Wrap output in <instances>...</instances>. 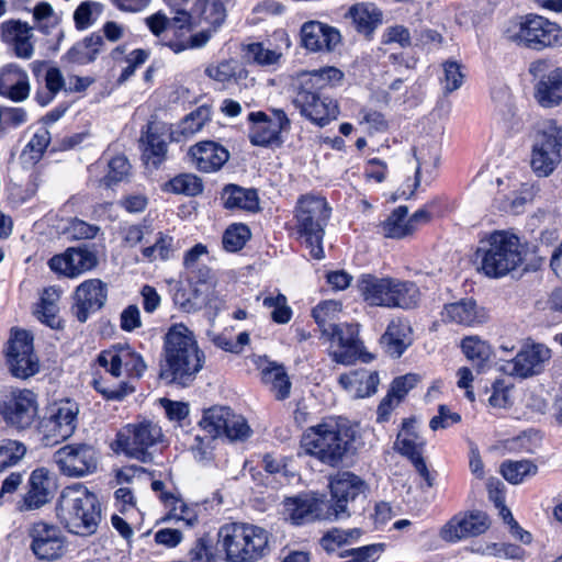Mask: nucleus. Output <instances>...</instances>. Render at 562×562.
<instances>
[{
    "instance_id": "56",
    "label": "nucleus",
    "mask_w": 562,
    "mask_h": 562,
    "mask_svg": "<svg viewBox=\"0 0 562 562\" xmlns=\"http://www.w3.org/2000/svg\"><path fill=\"white\" fill-rule=\"evenodd\" d=\"M142 142L145 144L144 155L147 159H151L154 165L159 164L167 153V144L164 138L157 133L151 132V127L148 126L146 134L142 137Z\"/></svg>"
},
{
    "instance_id": "38",
    "label": "nucleus",
    "mask_w": 562,
    "mask_h": 562,
    "mask_svg": "<svg viewBox=\"0 0 562 562\" xmlns=\"http://www.w3.org/2000/svg\"><path fill=\"white\" fill-rule=\"evenodd\" d=\"M60 293L61 291L57 286L45 288L35 308V315L38 321L53 329L60 327L58 318Z\"/></svg>"
},
{
    "instance_id": "51",
    "label": "nucleus",
    "mask_w": 562,
    "mask_h": 562,
    "mask_svg": "<svg viewBox=\"0 0 562 562\" xmlns=\"http://www.w3.org/2000/svg\"><path fill=\"white\" fill-rule=\"evenodd\" d=\"M538 468L529 460L506 461L501 467V473L512 484H519L526 477L536 475Z\"/></svg>"
},
{
    "instance_id": "30",
    "label": "nucleus",
    "mask_w": 562,
    "mask_h": 562,
    "mask_svg": "<svg viewBox=\"0 0 562 562\" xmlns=\"http://www.w3.org/2000/svg\"><path fill=\"white\" fill-rule=\"evenodd\" d=\"M393 278H379L373 274H363L358 280L360 295L371 306L392 308Z\"/></svg>"
},
{
    "instance_id": "17",
    "label": "nucleus",
    "mask_w": 562,
    "mask_h": 562,
    "mask_svg": "<svg viewBox=\"0 0 562 562\" xmlns=\"http://www.w3.org/2000/svg\"><path fill=\"white\" fill-rule=\"evenodd\" d=\"M488 528L490 520L485 513L481 510L459 513L440 528L439 537L446 542H457L482 535Z\"/></svg>"
},
{
    "instance_id": "9",
    "label": "nucleus",
    "mask_w": 562,
    "mask_h": 562,
    "mask_svg": "<svg viewBox=\"0 0 562 562\" xmlns=\"http://www.w3.org/2000/svg\"><path fill=\"white\" fill-rule=\"evenodd\" d=\"M161 427L150 420L142 419L122 427L112 443L115 452H122L142 462L151 460L149 449L162 440Z\"/></svg>"
},
{
    "instance_id": "59",
    "label": "nucleus",
    "mask_w": 562,
    "mask_h": 562,
    "mask_svg": "<svg viewBox=\"0 0 562 562\" xmlns=\"http://www.w3.org/2000/svg\"><path fill=\"white\" fill-rule=\"evenodd\" d=\"M33 20L41 32L48 34L58 23L59 18L48 2L42 1L33 9Z\"/></svg>"
},
{
    "instance_id": "63",
    "label": "nucleus",
    "mask_w": 562,
    "mask_h": 562,
    "mask_svg": "<svg viewBox=\"0 0 562 562\" xmlns=\"http://www.w3.org/2000/svg\"><path fill=\"white\" fill-rule=\"evenodd\" d=\"M175 250L173 238L161 235L153 246L143 249V255L149 261L168 259Z\"/></svg>"
},
{
    "instance_id": "16",
    "label": "nucleus",
    "mask_w": 562,
    "mask_h": 562,
    "mask_svg": "<svg viewBox=\"0 0 562 562\" xmlns=\"http://www.w3.org/2000/svg\"><path fill=\"white\" fill-rule=\"evenodd\" d=\"M98 363L114 378H120L124 371L131 376L139 378L147 368L140 355L125 345H116L102 351Z\"/></svg>"
},
{
    "instance_id": "53",
    "label": "nucleus",
    "mask_w": 562,
    "mask_h": 562,
    "mask_svg": "<svg viewBox=\"0 0 562 562\" xmlns=\"http://www.w3.org/2000/svg\"><path fill=\"white\" fill-rule=\"evenodd\" d=\"M165 189L176 194L198 195L203 186L199 177L192 173H183L175 177L165 184Z\"/></svg>"
},
{
    "instance_id": "34",
    "label": "nucleus",
    "mask_w": 562,
    "mask_h": 562,
    "mask_svg": "<svg viewBox=\"0 0 562 562\" xmlns=\"http://www.w3.org/2000/svg\"><path fill=\"white\" fill-rule=\"evenodd\" d=\"M52 482L49 472L44 469H36L30 477V490L24 497V508L37 509L52 498Z\"/></svg>"
},
{
    "instance_id": "5",
    "label": "nucleus",
    "mask_w": 562,
    "mask_h": 562,
    "mask_svg": "<svg viewBox=\"0 0 562 562\" xmlns=\"http://www.w3.org/2000/svg\"><path fill=\"white\" fill-rule=\"evenodd\" d=\"M509 42L533 50L562 47V27L539 14H526L512 19L504 29Z\"/></svg>"
},
{
    "instance_id": "37",
    "label": "nucleus",
    "mask_w": 562,
    "mask_h": 562,
    "mask_svg": "<svg viewBox=\"0 0 562 562\" xmlns=\"http://www.w3.org/2000/svg\"><path fill=\"white\" fill-rule=\"evenodd\" d=\"M317 498L308 495L288 498L284 502L285 515L294 525H302L317 517L321 510Z\"/></svg>"
},
{
    "instance_id": "27",
    "label": "nucleus",
    "mask_w": 562,
    "mask_h": 562,
    "mask_svg": "<svg viewBox=\"0 0 562 562\" xmlns=\"http://www.w3.org/2000/svg\"><path fill=\"white\" fill-rule=\"evenodd\" d=\"M31 86L27 72L14 64L0 69V95L22 102L30 95Z\"/></svg>"
},
{
    "instance_id": "50",
    "label": "nucleus",
    "mask_w": 562,
    "mask_h": 562,
    "mask_svg": "<svg viewBox=\"0 0 562 562\" xmlns=\"http://www.w3.org/2000/svg\"><path fill=\"white\" fill-rule=\"evenodd\" d=\"M229 416V407L213 406L204 411L203 416L199 423L203 430H205L211 438L215 439L223 436V426Z\"/></svg>"
},
{
    "instance_id": "49",
    "label": "nucleus",
    "mask_w": 562,
    "mask_h": 562,
    "mask_svg": "<svg viewBox=\"0 0 562 562\" xmlns=\"http://www.w3.org/2000/svg\"><path fill=\"white\" fill-rule=\"evenodd\" d=\"M245 57L259 66H273L279 64L283 56L280 47H271L265 43H251L244 48Z\"/></svg>"
},
{
    "instance_id": "29",
    "label": "nucleus",
    "mask_w": 562,
    "mask_h": 562,
    "mask_svg": "<svg viewBox=\"0 0 562 562\" xmlns=\"http://www.w3.org/2000/svg\"><path fill=\"white\" fill-rule=\"evenodd\" d=\"M189 156L192 164L203 172L220 170L229 158L227 149L212 140L200 142L191 146Z\"/></svg>"
},
{
    "instance_id": "21",
    "label": "nucleus",
    "mask_w": 562,
    "mask_h": 562,
    "mask_svg": "<svg viewBox=\"0 0 562 562\" xmlns=\"http://www.w3.org/2000/svg\"><path fill=\"white\" fill-rule=\"evenodd\" d=\"M0 40L8 45L18 58L31 59L35 52L34 27L19 19H10L0 24Z\"/></svg>"
},
{
    "instance_id": "35",
    "label": "nucleus",
    "mask_w": 562,
    "mask_h": 562,
    "mask_svg": "<svg viewBox=\"0 0 562 562\" xmlns=\"http://www.w3.org/2000/svg\"><path fill=\"white\" fill-rule=\"evenodd\" d=\"M342 79L344 72L334 66L304 71L299 75V90L318 92L322 89L340 85Z\"/></svg>"
},
{
    "instance_id": "13",
    "label": "nucleus",
    "mask_w": 562,
    "mask_h": 562,
    "mask_svg": "<svg viewBox=\"0 0 562 562\" xmlns=\"http://www.w3.org/2000/svg\"><path fill=\"white\" fill-rule=\"evenodd\" d=\"M59 471L69 477H82L97 471L98 454L88 443H69L54 453Z\"/></svg>"
},
{
    "instance_id": "23",
    "label": "nucleus",
    "mask_w": 562,
    "mask_h": 562,
    "mask_svg": "<svg viewBox=\"0 0 562 562\" xmlns=\"http://www.w3.org/2000/svg\"><path fill=\"white\" fill-rule=\"evenodd\" d=\"M72 313L80 323L100 310L106 301V284L99 279H89L79 284L74 293Z\"/></svg>"
},
{
    "instance_id": "22",
    "label": "nucleus",
    "mask_w": 562,
    "mask_h": 562,
    "mask_svg": "<svg viewBox=\"0 0 562 562\" xmlns=\"http://www.w3.org/2000/svg\"><path fill=\"white\" fill-rule=\"evenodd\" d=\"M424 445V439L419 437L416 431V420H404L402 429L400 430L395 441V448L398 452L412 460L416 471L424 477L427 485L430 487L434 485L432 477L430 476L427 465L422 457V449Z\"/></svg>"
},
{
    "instance_id": "32",
    "label": "nucleus",
    "mask_w": 562,
    "mask_h": 562,
    "mask_svg": "<svg viewBox=\"0 0 562 562\" xmlns=\"http://www.w3.org/2000/svg\"><path fill=\"white\" fill-rule=\"evenodd\" d=\"M412 328L406 321L396 318L390 322L383 336L381 344L386 353L391 357L398 358L412 344Z\"/></svg>"
},
{
    "instance_id": "31",
    "label": "nucleus",
    "mask_w": 562,
    "mask_h": 562,
    "mask_svg": "<svg viewBox=\"0 0 562 562\" xmlns=\"http://www.w3.org/2000/svg\"><path fill=\"white\" fill-rule=\"evenodd\" d=\"M345 18L351 22L358 33L370 37L382 24L383 13L374 3L358 2L348 9Z\"/></svg>"
},
{
    "instance_id": "43",
    "label": "nucleus",
    "mask_w": 562,
    "mask_h": 562,
    "mask_svg": "<svg viewBox=\"0 0 562 562\" xmlns=\"http://www.w3.org/2000/svg\"><path fill=\"white\" fill-rule=\"evenodd\" d=\"M222 199L226 209H239L251 212L258 210V196L255 190L231 184L224 189Z\"/></svg>"
},
{
    "instance_id": "47",
    "label": "nucleus",
    "mask_w": 562,
    "mask_h": 562,
    "mask_svg": "<svg viewBox=\"0 0 562 562\" xmlns=\"http://www.w3.org/2000/svg\"><path fill=\"white\" fill-rule=\"evenodd\" d=\"M535 196V188L528 183H521L509 194H503L497 199L499 209L504 212L519 214L524 211L527 203L531 202Z\"/></svg>"
},
{
    "instance_id": "61",
    "label": "nucleus",
    "mask_w": 562,
    "mask_h": 562,
    "mask_svg": "<svg viewBox=\"0 0 562 562\" xmlns=\"http://www.w3.org/2000/svg\"><path fill=\"white\" fill-rule=\"evenodd\" d=\"M201 19L215 31L226 19V8L221 0H204L201 10Z\"/></svg>"
},
{
    "instance_id": "14",
    "label": "nucleus",
    "mask_w": 562,
    "mask_h": 562,
    "mask_svg": "<svg viewBox=\"0 0 562 562\" xmlns=\"http://www.w3.org/2000/svg\"><path fill=\"white\" fill-rule=\"evenodd\" d=\"M551 358V350L542 344L524 346L517 355L504 360L501 371L509 376L528 379L540 374Z\"/></svg>"
},
{
    "instance_id": "48",
    "label": "nucleus",
    "mask_w": 562,
    "mask_h": 562,
    "mask_svg": "<svg viewBox=\"0 0 562 562\" xmlns=\"http://www.w3.org/2000/svg\"><path fill=\"white\" fill-rule=\"evenodd\" d=\"M341 310V303L334 300L321 302L313 308L312 314L321 329L322 336L327 335L333 326L339 325L335 322L338 321Z\"/></svg>"
},
{
    "instance_id": "54",
    "label": "nucleus",
    "mask_w": 562,
    "mask_h": 562,
    "mask_svg": "<svg viewBox=\"0 0 562 562\" xmlns=\"http://www.w3.org/2000/svg\"><path fill=\"white\" fill-rule=\"evenodd\" d=\"M464 80L462 66L456 60H448L442 64V77L440 82L446 93H451L458 90Z\"/></svg>"
},
{
    "instance_id": "1",
    "label": "nucleus",
    "mask_w": 562,
    "mask_h": 562,
    "mask_svg": "<svg viewBox=\"0 0 562 562\" xmlns=\"http://www.w3.org/2000/svg\"><path fill=\"white\" fill-rule=\"evenodd\" d=\"M205 361L192 330L183 324L172 325L165 336L160 378L181 386L190 385Z\"/></svg>"
},
{
    "instance_id": "10",
    "label": "nucleus",
    "mask_w": 562,
    "mask_h": 562,
    "mask_svg": "<svg viewBox=\"0 0 562 562\" xmlns=\"http://www.w3.org/2000/svg\"><path fill=\"white\" fill-rule=\"evenodd\" d=\"M79 405L71 400L53 403L40 422L38 432L45 446H55L68 439L76 430Z\"/></svg>"
},
{
    "instance_id": "57",
    "label": "nucleus",
    "mask_w": 562,
    "mask_h": 562,
    "mask_svg": "<svg viewBox=\"0 0 562 562\" xmlns=\"http://www.w3.org/2000/svg\"><path fill=\"white\" fill-rule=\"evenodd\" d=\"M109 170L104 178L100 180L101 184L110 188L123 181L130 175L131 165L124 156H116L109 161Z\"/></svg>"
},
{
    "instance_id": "46",
    "label": "nucleus",
    "mask_w": 562,
    "mask_h": 562,
    "mask_svg": "<svg viewBox=\"0 0 562 562\" xmlns=\"http://www.w3.org/2000/svg\"><path fill=\"white\" fill-rule=\"evenodd\" d=\"M408 209L398 206L383 223V233L387 238H404L415 232V225L407 217Z\"/></svg>"
},
{
    "instance_id": "11",
    "label": "nucleus",
    "mask_w": 562,
    "mask_h": 562,
    "mask_svg": "<svg viewBox=\"0 0 562 562\" xmlns=\"http://www.w3.org/2000/svg\"><path fill=\"white\" fill-rule=\"evenodd\" d=\"M9 370L18 379H29L40 372L41 363L34 352L33 336L26 330H15L7 350Z\"/></svg>"
},
{
    "instance_id": "58",
    "label": "nucleus",
    "mask_w": 562,
    "mask_h": 562,
    "mask_svg": "<svg viewBox=\"0 0 562 562\" xmlns=\"http://www.w3.org/2000/svg\"><path fill=\"white\" fill-rule=\"evenodd\" d=\"M25 447L16 440H2L0 443V472L16 464L25 454Z\"/></svg>"
},
{
    "instance_id": "60",
    "label": "nucleus",
    "mask_w": 562,
    "mask_h": 562,
    "mask_svg": "<svg viewBox=\"0 0 562 562\" xmlns=\"http://www.w3.org/2000/svg\"><path fill=\"white\" fill-rule=\"evenodd\" d=\"M414 156L417 161L416 176L414 187L419 184L420 170L424 168L426 171H430L437 168L439 164V151L436 146L432 147H419L414 150Z\"/></svg>"
},
{
    "instance_id": "24",
    "label": "nucleus",
    "mask_w": 562,
    "mask_h": 562,
    "mask_svg": "<svg viewBox=\"0 0 562 562\" xmlns=\"http://www.w3.org/2000/svg\"><path fill=\"white\" fill-rule=\"evenodd\" d=\"M251 123L249 138L254 145L267 146L279 140L282 130L289 126V119L281 110L276 111L272 117L263 112H251L248 116Z\"/></svg>"
},
{
    "instance_id": "2",
    "label": "nucleus",
    "mask_w": 562,
    "mask_h": 562,
    "mask_svg": "<svg viewBox=\"0 0 562 562\" xmlns=\"http://www.w3.org/2000/svg\"><path fill=\"white\" fill-rule=\"evenodd\" d=\"M528 246L509 231H494L481 239L475 256L480 270L488 278H502L526 260Z\"/></svg>"
},
{
    "instance_id": "40",
    "label": "nucleus",
    "mask_w": 562,
    "mask_h": 562,
    "mask_svg": "<svg viewBox=\"0 0 562 562\" xmlns=\"http://www.w3.org/2000/svg\"><path fill=\"white\" fill-rule=\"evenodd\" d=\"M103 46V38L99 34H91L77 42L65 55V59L71 64L87 65L92 63Z\"/></svg>"
},
{
    "instance_id": "36",
    "label": "nucleus",
    "mask_w": 562,
    "mask_h": 562,
    "mask_svg": "<svg viewBox=\"0 0 562 562\" xmlns=\"http://www.w3.org/2000/svg\"><path fill=\"white\" fill-rule=\"evenodd\" d=\"M442 321L459 325L472 326L483 322L475 302L471 299L446 304L441 312Z\"/></svg>"
},
{
    "instance_id": "52",
    "label": "nucleus",
    "mask_w": 562,
    "mask_h": 562,
    "mask_svg": "<svg viewBox=\"0 0 562 562\" xmlns=\"http://www.w3.org/2000/svg\"><path fill=\"white\" fill-rule=\"evenodd\" d=\"M50 143V133L47 128H40L26 144L21 157L30 164L37 162Z\"/></svg>"
},
{
    "instance_id": "64",
    "label": "nucleus",
    "mask_w": 562,
    "mask_h": 562,
    "mask_svg": "<svg viewBox=\"0 0 562 562\" xmlns=\"http://www.w3.org/2000/svg\"><path fill=\"white\" fill-rule=\"evenodd\" d=\"M209 119V110L205 108H199L183 119L180 124V133L184 136L193 135L202 130Z\"/></svg>"
},
{
    "instance_id": "18",
    "label": "nucleus",
    "mask_w": 562,
    "mask_h": 562,
    "mask_svg": "<svg viewBox=\"0 0 562 562\" xmlns=\"http://www.w3.org/2000/svg\"><path fill=\"white\" fill-rule=\"evenodd\" d=\"M31 549L37 559L53 561L63 557L66 540L61 530L52 524L35 522L30 529Z\"/></svg>"
},
{
    "instance_id": "4",
    "label": "nucleus",
    "mask_w": 562,
    "mask_h": 562,
    "mask_svg": "<svg viewBox=\"0 0 562 562\" xmlns=\"http://www.w3.org/2000/svg\"><path fill=\"white\" fill-rule=\"evenodd\" d=\"M57 516L70 532L87 537L97 531L101 509L97 496L83 484L75 483L61 492Z\"/></svg>"
},
{
    "instance_id": "42",
    "label": "nucleus",
    "mask_w": 562,
    "mask_h": 562,
    "mask_svg": "<svg viewBox=\"0 0 562 562\" xmlns=\"http://www.w3.org/2000/svg\"><path fill=\"white\" fill-rule=\"evenodd\" d=\"M461 349L465 358L472 362L477 373H481L490 362L492 347L479 336H469L461 341Z\"/></svg>"
},
{
    "instance_id": "19",
    "label": "nucleus",
    "mask_w": 562,
    "mask_h": 562,
    "mask_svg": "<svg viewBox=\"0 0 562 562\" xmlns=\"http://www.w3.org/2000/svg\"><path fill=\"white\" fill-rule=\"evenodd\" d=\"M294 104L302 115L319 126L328 124L339 113L337 102L317 91L297 90Z\"/></svg>"
},
{
    "instance_id": "26",
    "label": "nucleus",
    "mask_w": 562,
    "mask_h": 562,
    "mask_svg": "<svg viewBox=\"0 0 562 562\" xmlns=\"http://www.w3.org/2000/svg\"><path fill=\"white\" fill-rule=\"evenodd\" d=\"M302 45L311 52L334 50L340 43V33L321 22L310 21L301 29Z\"/></svg>"
},
{
    "instance_id": "8",
    "label": "nucleus",
    "mask_w": 562,
    "mask_h": 562,
    "mask_svg": "<svg viewBox=\"0 0 562 562\" xmlns=\"http://www.w3.org/2000/svg\"><path fill=\"white\" fill-rule=\"evenodd\" d=\"M562 162V126L555 120L540 122L535 131L529 166L538 178L550 177Z\"/></svg>"
},
{
    "instance_id": "44",
    "label": "nucleus",
    "mask_w": 562,
    "mask_h": 562,
    "mask_svg": "<svg viewBox=\"0 0 562 562\" xmlns=\"http://www.w3.org/2000/svg\"><path fill=\"white\" fill-rule=\"evenodd\" d=\"M160 501L169 507V513L165 520H176L183 522L187 527H192L198 521V515L194 508L187 505L175 493H162Z\"/></svg>"
},
{
    "instance_id": "15",
    "label": "nucleus",
    "mask_w": 562,
    "mask_h": 562,
    "mask_svg": "<svg viewBox=\"0 0 562 562\" xmlns=\"http://www.w3.org/2000/svg\"><path fill=\"white\" fill-rule=\"evenodd\" d=\"M358 327L352 324H339L333 326L327 335L324 337L330 341L329 356L333 361L350 366L358 359L363 358L364 361L369 359L362 352V342L358 338Z\"/></svg>"
},
{
    "instance_id": "62",
    "label": "nucleus",
    "mask_w": 562,
    "mask_h": 562,
    "mask_svg": "<svg viewBox=\"0 0 562 562\" xmlns=\"http://www.w3.org/2000/svg\"><path fill=\"white\" fill-rule=\"evenodd\" d=\"M263 306L271 310V318L279 324H285L291 319V308L286 304V297L278 293L277 295L266 296L262 301Z\"/></svg>"
},
{
    "instance_id": "7",
    "label": "nucleus",
    "mask_w": 562,
    "mask_h": 562,
    "mask_svg": "<svg viewBox=\"0 0 562 562\" xmlns=\"http://www.w3.org/2000/svg\"><path fill=\"white\" fill-rule=\"evenodd\" d=\"M350 439L348 429L340 428L336 423H323L303 434L300 448L305 454L336 465L349 449Z\"/></svg>"
},
{
    "instance_id": "20",
    "label": "nucleus",
    "mask_w": 562,
    "mask_h": 562,
    "mask_svg": "<svg viewBox=\"0 0 562 562\" xmlns=\"http://www.w3.org/2000/svg\"><path fill=\"white\" fill-rule=\"evenodd\" d=\"M330 491L333 498V514L335 518L348 515V504L357 497L364 495L366 482L351 472H341L331 477Z\"/></svg>"
},
{
    "instance_id": "6",
    "label": "nucleus",
    "mask_w": 562,
    "mask_h": 562,
    "mask_svg": "<svg viewBox=\"0 0 562 562\" xmlns=\"http://www.w3.org/2000/svg\"><path fill=\"white\" fill-rule=\"evenodd\" d=\"M331 209L322 196L302 195L296 203L294 217L300 239L310 249L314 259L324 258L323 239Z\"/></svg>"
},
{
    "instance_id": "25",
    "label": "nucleus",
    "mask_w": 562,
    "mask_h": 562,
    "mask_svg": "<svg viewBox=\"0 0 562 562\" xmlns=\"http://www.w3.org/2000/svg\"><path fill=\"white\" fill-rule=\"evenodd\" d=\"M97 265V256L85 248H68L65 252L53 256L48 261L54 272L67 278H77Z\"/></svg>"
},
{
    "instance_id": "45",
    "label": "nucleus",
    "mask_w": 562,
    "mask_h": 562,
    "mask_svg": "<svg viewBox=\"0 0 562 562\" xmlns=\"http://www.w3.org/2000/svg\"><path fill=\"white\" fill-rule=\"evenodd\" d=\"M420 299L417 285L411 281H402L393 278L391 301L392 308H414Z\"/></svg>"
},
{
    "instance_id": "12",
    "label": "nucleus",
    "mask_w": 562,
    "mask_h": 562,
    "mask_svg": "<svg viewBox=\"0 0 562 562\" xmlns=\"http://www.w3.org/2000/svg\"><path fill=\"white\" fill-rule=\"evenodd\" d=\"M0 413L4 422L16 429H27L38 414L36 394L27 389L12 390L1 402Z\"/></svg>"
},
{
    "instance_id": "28",
    "label": "nucleus",
    "mask_w": 562,
    "mask_h": 562,
    "mask_svg": "<svg viewBox=\"0 0 562 562\" xmlns=\"http://www.w3.org/2000/svg\"><path fill=\"white\" fill-rule=\"evenodd\" d=\"M533 99L546 110L562 104V67H557L542 75L533 87Z\"/></svg>"
},
{
    "instance_id": "55",
    "label": "nucleus",
    "mask_w": 562,
    "mask_h": 562,
    "mask_svg": "<svg viewBox=\"0 0 562 562\" xmlns=\"http://www.w3.org/2000/svg\"><path fill=\"white\" fill-rule=\"evenodd\" d=\"M250 235V231L246 225L234 224L223 235V247L231 252L238 251L245 246Z\"/></svg>"
},
{
    "instance_id": "3",
    "label": "nucleus",
    "mask_w": 562,
    "mask_h": 562,
    "mask_svg": "<svg viewBox=\"0 0 562 562\" xmlns=\"http://www.w3.org/2000/svg\"><path fill=\"white\" fill-rule=\"evenodd\" d=\"M217 543L228 562H257L271 551V533L249 522H227L220 527Z\"/></svg>"
},
{
    "instance_id": "33",
    "label": "nucleus",
    "mask_w": 562,
    "mask_h": 562,
    "mask_svg": "<svg viewBox=\"0 0 562 562\" xmlns=\"http://www.w3.org/2000/svg\"><path fill=\"white\" fill-rule=\"evenodd\" d=\"M379 383V375L374 371L357 370L339 376V384L355 398L374 394Z\"/></svg>"
},
{
    "instance_id": "39",
    "label": "nucleus",
    "mask_w": 562,
    "mask_h": 562,
    "mask_svg": "<svg viewBox=\"0 0 562 562\" xmlns=\"http://www.w3.org/2000/svg\"><path fill=\"white\" fill-rule=\"evenodd\" d=\"M360 535L361 532L359 529L344 530L333 528L321 538L319 543L326 553L345 558L347 557V552H349L345 547L351 544L360 537Z\"/></svg>"
},
{
    "instance_id": "41",
    "label": "nucleus",
    "mask_w": 562,
    "mask_h": 562,
    "mask_svg": "<svg viewBox=\"0 0 562 562\" xmlns=\"http://www.w3.org/2000/svg\"><path fill=\"white\" fill-rule=\"evenodd\" d=\"M261 380L270 387L277 400L281 401L289 397L291 382L282 366L276 362H268L261 369Z\"/></svg>"
}]
</instances>
